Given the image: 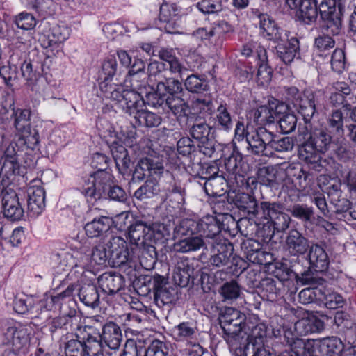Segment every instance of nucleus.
I'll use <instances>...</instances> for the list:
<instances>
[{
  "instance_id": "79ce46f5",
  "label": "nucleus",
  "mask_w": 356,
  "mask_h": 356,
  "mask_svg": "<svg viewBox=\"0 0 356 356\" xmlns=\"http://www.w3.org/2000/svg\"><path fill=\"white\" fill-rule=\"evenodd\" d=\"M219 294L223 302H232L239 298L241 287L236 280L225 282L219 289Z\"/></svg>"
},
{
  "instance_id": "ddd939ff",
  "label": "nucleus",
  "mask_w": 356,
  "mask_h": 356,
  "mask_svg": "<svg viewBox=\"0 0 356 356\" xmlns=\"http://www.w3.org/2000/svg\"><path fill=\"white\" fill-rule=\"evenodd\" d=\"M164 172L163 159L156 156L142 158L138 162L133 173V179L142 181L147 176L161 175Z\"/></svg>"
},
{
  "instance_id": "58836bf2",
  "label": "nucleus",
  "mask_w": 356,
  "mask_h": 356,
  "mask_svg": "<svg viewBox=\"0 0 356 356\" xmlns=\"http://www.w3.org/2000/svg\"><path fill=\"white\" fill-rule=\"evenodd\" d=\"M111 152L116 167L119 170H126L129 167L131 163L127 149L122 145L113 143L111 146Z\"/></svg>"
},
{
  "instance_id": "de8ad7c7",
  "label": "nucleus",
  "mask_w": 356,
  "mask_h": 356,
  "mask_svg": "<svg viewBox=\"0 0 356 356\" xmlns=\"http://www.w3.org/2000/svg\"><path fill=\"white\" fill-rule=\"evenodd\" d=\"M159 91L163 92L166 96L175 95L182 91L181 83L175 79L168 78L165 76L161 80H158Z\"/></svg>"
},
{
  "instance_id": "f257e3e1",
  "label": "nucleus",
  "mask_w": 356,
  "mask_h": 356,
  "mask_svg": "<svg viewBox=\"0 0 356 356\" xmlns=\"http://www.w3.org/2000/svg\"><path fill=\"white\" fill-rule=\"evenodd\" d=\"M170 231L169 225L161 222H154L149 226L137 222L129 227L130 243L142 251L141 266L145 269H152L155 263L156 249L154 243L163 242L170 236Z\"/></svg>"
},
{
  "instance_id": "680f3d73",
  "label": "nucleus",
  "mask_w": 356,
  "mask_h": 356,
  "mask_svg": "<svg viewBox=\"0 0 356 356\" xmlns=\"http://www.w3.org/2000/svg\"><path fill=\"white\" fill-rule=\"evenodd\" d=\"M145 65L141 60H135L131 69L129 71V74L125 79L127 86H130L133 88H138L140 86L138 84V73L144 70Z\"/></svg>"
},
{
  "instance_id": "473e14b6",
  "label": "nucleus",
  "mask_w": 356,
  "mask_h": 356,
  "mask_svg": "<svg viewBox=\"0 0 356 356\" xmlns=\"http://www.w3.org/2000/svg\"><path fill=\"white\" fill-rule=\"evenodd\" d=\"M112 220L106 216L94 218L86 224L84 229L86 235L90 238L99 237L106 232L111 227Z\"/></svg>"
},
{
  "instance_id": "cd10ccee",
  "label": "nucleus",
  "mask_w": 356,
  "mask_h": 356,
  "mask_svg": "<svg viewBox=\"0 0 356 356\" xmlns=\"http://www.w3.org/2000/svg\"><path fill=\"white\" fill-rule=\"evenodd\" d=\"M98 283L105 293L114 294L122 289L124 279L117 273H104L99 277Z\"/></svg>"
},
{
  "instance_id": "72a5a7b5",
  "label": "nucleus",
  "mask_w": 356,
  "mask_h": 356,
  "mask_svg": "<svg viewBox=\"0 0 356 356\" xmlns=\"http://www.w3.org/2000/svg\"><path fill=\"white\" fill-rule=\"evenodd\" d=\"M191 109L193 113L197 115L200 120L210 116L214 110L211 97L210 96H204L194 99L192 101Z\"/></svg>"
},
{
  "instance_id": "2f4dec72",
  "label": "nucleus",
  "mask_w": 356,
  "mask_h": 356,
  "mask_svg": "<svg viewBox=\"0 0 356 356\" xmlns=\"http://www.w3.org/2000/svg\"><path fill=\"white\" fill-rule=\"evenodd\" d=\"M198 232L204 234L205 237L212 239L213 242L220 232V225L216 218L212 216H206L197 222Z\"/></svg>"
},
{
  "instance_id": "5fc2aeb1",
  "label": "nucleus",
  "mask_w": 356,
  "mask_h": 356,
  "mask_svg": "<svg viewBox=\"0 0 356 356\" xmlns=\"http://www.w3.org/2000/svg\"><path fill=\"white\" fill-rule=\"evenodd\" d=\"M259 182L266 186H273L277 183V170L273 166H266L259 169Z\"/></svg>"
},
{
  "instance_id": "6ab92c4d",
  "label": "nucleus",
  "mask_w": 356,
  "mask_h": 356,
  "mask_svg": "<svg viewBox=\"0 0 356 356\" xmlns=\"http://www.w3.org/2000/svg\"><path fill=\"white\" fill-rule=\"evenodd\" d=\"M162 191L170 201L182 204L185 200L186 190L181 180L170 175L169 179L162 184Z\"/></svg>"
},
{
  "instance_id": "864d4df0",
  "label": "nucleus",
  "mask_w": 356,
  "mask_h": 356,
  "mask_svg": "<svg viewBox=\"0 0 356 356\" xmlns=\"http://www.w3.org/2000/svg\"><path fill=\"white\" fill-rule=\"evenodd\" d=\"M34 300L32 297L24 293L15 296L13 309L16 313L24 314L33 307Z\"/></svg>"
},
{
  "instance_id": "f03ea898",
  "label": "nucleus",
  "mask_w": 356,
  "mask_h": 356,
  "mask_svg": "<svg viewBox=\"0 0 356 356\" xmlns=\"http://www.w3.org/2000/svg\"><path fill=\"white\" fill-rule=\"evenodd\" d=\"M298 131L299 140H303L299 149L300 158L312 165L314 170H320L321 165L319 164V153H325L329 149L332 142L331 136L327 130L323 129H316L309 132L307 126L300 129Z\"/></svg>"
},
{
  "instance_id": "412c9836",
  "label": "nucleus",
  "mask_w": 356,
  "mask_h": 356,
  "mask_svg": "<svg viewBox=\"0 0 356 356\" xmlns=\"http://www.w3.org/2000/svg\"><path fill=\"white\" fill-rule=\"evenodd\" d=\"M286 249L291 255L304 254L309 248V241L298 230L289 232L286 239Z\"/></svg>"
},
{
  "instance_id": "20e7f679",
  "label": "nucleus",
  "mask_w": 356,
  "mask_h": 356,
  "mask_svg": "<svg viewBox=\"0 0 356 356\" xmlns=\"http://www.w3.org/2000/svg\"><path fill=\"white\" fill-rule=\"evenodd\" d=\"M219 320L224 338L233 348H241L250 340V336L244 330L246 316L239 310L227 307L221 313Z\"/></svg>"
},
{
  "instance_id": "49530a36",
  "label": "nucleus",
  "mask_w": 356,
  "mask_h": 356,
  "mask_svg": "<svg viewBox=\"0 0 356 356\" xmlns=\"http://www.w3.org/2000/svg\"><path fill=\"white\" fill-rule=\"evenodd\" d=\"M165 104L177 117H184L187 115L188 106L182 98L177 95L168 96Z\"/></svg>"
},
{
  "instance_id": "c756f323",
  "label": "nucleus",
  "mask_w": 356,
  "mask_h": 356,
  "mask_svg": "<svg viewBox=\"0 0 356 356\" xmlns=\"http://www.w3.org/2000/svg\"><path fill=\"white\" fill-rule=\"evenodd\" d=\"M207 172L211 174L204 183V189L207 194L213 196H220L224 193L223 185L224 179L218 176V168L216 165L209 166L207 168Z\"/></svg>"
},
{
  "instance_id": "f3484780",
  "label": "nucleus",
  "mask_w": 356,
  "mask_h": 356,
  "mask_svg": "<svg viewBox=\"0 0 356 356\" xmlns=\"http://www.w3.org/2000/svg\"><path fill=\"white\" fill-rule=\"evenodd\" d=\"M286 108L284 104L275 102L259 106L254 112V121L260 125L273 123Z\"/></svg>"
},
{
  "instance_id": "09e8293b",
  "label": "nucleus",
  "mask_w": 356,
  "mask_h": 356,
  "mask_svg": "<svg viewBox=\"0 0 356 356\" xmlns=\"http://www.w3.org/2000/svg\"><path fill=\"white\" fill-rule=\"evenodd\" d=\"M269 152L275 150L278 152H288L293 147V140L291 137L278 138L271 132L270 142L269 143Z\"/></svg>"
},
{
  "instance_id": "a19ab883",
  "label": "nucleus",
  "mask_w": 356,
  "mask_h": 356,
  "mask_svg": "<svg viewBox=\"0 0 356 356\" xmlns=\"http://www.w3.org/2000/svg\"><path fill=\"white\" fill-rule=\"evenodd\" d=\"M80 300L86 306L95 308L98 306L99 296L95 285L83 286L79 292Z\"/></svg>"
},
{
  "instance_id": "4d7b16f0",
  "label": "nucleus",
  "mask_w": 356,
  "mask_h": 356,
  "mask_svg": "<svg viewBox=\"0 0 356 356\" xmlns=\"http://www.w3.org/2000/svg\"><path fill=\"white\" fill-rule=\"evenodd\" d=\"M210 129L211 128L205 122H199L197 118L195 123L191 128L190 133L194 139L200 142H207L210 134Z\"/></svg>"
},
{
  "instance_id": "4be33fe9",
  "label": "nucleus",
  "mask_w": 356,
  "mask_h": 356,
  "mask_svg": "<svg viewBox=\"0 0 356 356\" xmlns=\"http://www.w3.org/2000/svg\"><path fill=\"white\" fill-rule=\"evenodd\" d=\"M39 143L38 131L31 127L16 131L15 145L18 150L34 149Z\"/></svg>"
},
{
  "instance_id": "aec40b11",
  "label": "nucleus",
  "mask_w": 356,
  "mask_h": 356,
  "mask_svg": "<svg viewBox=\"0 0 356 356\" xmlns=\"http://www.w3.org/2000/svg\"><path fill=\"white\" fill-rule=\"evenodd\" d=\"M308 250L310 268L317 272L325 271L328 268L330 260L325 249L316 243L312 244Z\"/></svg>"
},
{
  "instance_id": "c03bdc74",
  "label": "nucleus",
  "mask_w": 356,
  "mask_h": 356,
  "mask_svg": "<svg viewBox=\"0 0 356 356\" xmlns=\"http://www.w3.org/2000/svg\"><path fill=\"white\" fill-rule=\"evenodd\" d=\"M214 120L216 126L220 129L229 131L232 128L231 114L225 104H220L217 108Z\"/></svg>"
},
{
  "instance_id": "3c124183",
  "label": "nucleus",
  "mask_w": 356,
  "mask_h": 356,
  "mask_svg": "<svg viewBox=\"0 0 356 356\" xmlns=\"http://www.w3.org/2000/svg\"><path fill=\"white\" fill-rule=\"evenodd\" d=\"M31 112L29 109L17 108L14 110L12 118H13V125L16 131L25 129L31 126Z\"/></svg>"
},
{
  "instance_id": "0e129e2a",
  "label": "nucleus",
  "mask_w": 356,
  "mask_h": 356,
  "mask_svg": "<svg viewBox=\"0 0 356 356\" xmlns=\"http://www.w3.org/2000/svg\"><path fill=\"white\" fill-rule=\"evenodd\" d=\"M279 124L280 129L284 134H289L295 130L297 118L293 113H284L282 111V114L279 115Z\"/></svg>"
},
{
  "instance_id": "6e6552de",
  "label": "nucleus",
  "mask_w": 356,
  "mask_h": 356,
  "mask_svg": "<svg viewBox=\"0 0 356 356\" xmlns=\"http://www.w3.org/2000/svg\"><path fill=\"white\" fill-rule=\"evenodd\" d=\"M259 215L273 227L274 232H284L289 227L290 217L283 211V207L280 203L261 202Z\"/></svg>"
},
{
  "instance_id": "774afa93",
  "label": "nucleus",
  "mask_w": 356,
  "mask_h": 356,
  "mask_svg": "<svg viewBox=\"0 0 356 356\" xmlns=\"http://www.w3.org/2000/svg\"><path fill=\"white\" fill-rule=\"evenodd\" d=\"M168 348L160 340H154L145 351V356H167Z\"/></svg>"
},
{
  "instance_id": "e433bc0d",
  "label": "nucleus",
  "mask_w": 356,
  "mask_h": 356,
  "mask_svg": "<svg viewBox=\"0 0 356 356\" xmlns=\"http://www.w3.org/2000/svg\"><path fill=\"white\" fill-rule=\"evenodd\" d=\"M236 205L248 214L256 216L259 213V207L254 197L248 193H241L236 196Z\"/></svg>"
},
{
  "instance_id": "f8f14e48",
  "label": "nucleus",
  "mask_w": 356,
  "mask_h": 356,
  "mask_svg": "<svg viewBox=\"0 0 356 356\" xmlns=\"http://www.w3.org/2000/svg\"><path fill=\"white\" fill-rule=\"evenodd\" d=\"M271 138V131L261 127L251 133H246V143L248 149L256 155L268 156L269 143Z\"/></svg>"
},
{
  "instance_id": "bb28decb",
  "label": "nucleus",
  "mask_w": 356,
  "mask_h": 356,
  "mask_svg": "<svg viewBox=\"0 0 356 356\" xmlns=\"http://www.w3.org/2000/svg\"><path fill=\"white\" fill-rule=\"evenodd\" d=\"M324 328V322L314 316L302 318L296 322L294 325V330L299 335L321 332Z\"/></svg>"
},
{
  "instance_id": "6e6d98bb",
  "label": "nucleus",
  "mask_w": 356,
  "mask_h": 356,
  "mask_svg": "<svg viewBox=\"0 0 356 356\" xmlns=\"http://www.w3.org/2000/svg\"><path fill=\"white\" fill-rule=\"evenodd\" d=\"M222 28H225L226 31H228L230 25L225 21H221L218 23L217 26L216 27H210L209 29L207 28H199L196 31H195L193 33V35L197 39L200 40H209L213 36H214L217 30Z\"/></svg>"
},
{
  "instance_id": "a878e982",
  "label": "nucleus",
  "mask_w": 356,
  "mask_h": 356,
  "mask_svg": "<svg viewBox=\"0 0 356 356\" xmlns=\"http://www.w3.org/2000/svg\"><path fill=\"white\" fill-rule=\"evenodd\" d=\"M286 40H287V37L284 41L276 42L277 45L275 49L281 60L286 64H289L293 60L298 53L299 42L296 38H291L285 42Z\"/></svg>"
},
{
  "instance_id": "13d9d810",
  "label": "nucleus",
  "mask_w": 356,
  "mask_h": 356,
  "mask_svg": "<svg viewBox=\"0 0 356 356\" xmlns=\"http://www.w3.org/2000/svg\"><path fill=\"white\" fill-rule=\"evenodd\" d=\"M118 70V64L115 58L113 56L107 57L102 63L101 76L104 81L102 82H108L116 74Z\"/></svg>"
},
{
  "instance_id": "9b49d317",
  "label": "nucleus",
  "mask_w": 356,
  "mask_h": 356,
  "mask_svg": "<svg viewBox=\"0 0 356 356\" xmlns=\"http://www.w3.org/2000/svg\"><path fill=\"white\" fill-rule=\"evenodd\" d=\"M111 184V175L105 172H97L90 176L82 187V193L86 196L95 200L106 196V193Z\"/></svg>"
},
{
  "instance_id": "052dcab7",
  "label": "nucleus",
  "mask_w": 356,
  "mask_h": 356,
  "mask_svg": "<svg viewBox=\"0 0 356 356\" xmlns=\"http://www.w3.org/2000/svg\"><path fill=\"white\" fill-rule=\"evenodd\" d=\"M118 138L127 146L133 147L136 144V129L133 124L121 127Z\"/></svg>"
},
{
  "instance_id": "b1692460",
  "label": "nucleus",
  "mask_w": 356,
  "mask_h": 356,
  "mask_svg": "<svg viewBox=\"0 0 356 356\" xmlns=\"http://www.w3.org/2000/svg\"><path fill=\"white\" fill-rule=\"evenodd\" d=\"M36 181L35 184L39 183ZM45 207V192L44 188L37 184L31 186L28 190V209L33 215H38Z\"/></svg>"
},
{
  "instance_id": "423d86ee",
  "label": "nucleus",
  "mask_w": 356,
  "mask_h": 356,
  "mask_svg": "<svg viewBox=\"0 0 356 356\" xmlns=\"http://www.w3.org/2000/svg\"><path fill=\"white\" fill-rule=\"evenodd\" d=\"M284 89L288 102L302 115L305 123H308L316 111L317 100L314 92L311 90L300 92L295 86L286 87Z\"/></svg>"
},
{
  "instance_id": "c85d7f7f",
  "label": "nucleus",
  "mask_w": 356,
  "mask_h": 356,
  "mask_svg": "<svg viewBox=\"0 0 356 356\" xmlns=\"http://www.w3.org/2000/svg\"><path fill=\"white\" fill-rule=\"evenodd\" d=\"M70 29L64 25H55L43 37L42 43L45 47H50L64 42L70 36Z\"/></svg>"
},
{
  "instance_id": "5701e85b",
  "label": "nucleus",
  "mask_w": 356,
  "mask_h": 356,
  "mask_svg": "<svg viewBox=\"0 0 356 356\" xmlns=\"http://www.w3.org/2000/svg\"><path fill=\"white\" fill-rule=\"evenodd\" d=\"M99 340H102L111 350H117L121 343L122 334L120 327L113 322L105 324L102 328V333Z\"/></svg>"
},
{
  "instance_id": "603ef678",
  "label": "nucleus",
  "mask_w": 356,
  "mask_h": 356,
  "mask_svg": "<svg viewBox=\"0 0 356 356\" xmlns=\"http://www.w3.org/2000/svg\"><path fill=\"white\" fill-rule=\"evenodd\" d=\"M77 248V251L74 253V258L77 259L75 266H80L86 269L92 267L91 250L89 245L85 243Z\"/></svg>"
},
{
  "instance_id": "39448f33",
  "label": "nucleus",
  "mask_w": 356,
  "mask_h": 356,
  "mask_svg": "<svg viewBox=\"0 0 356 356\" xmlns=\"http://www.w3.org/2000/svg\"><path fill=\"white\" fill-rule=\"evenodd\" d=\"M99 88L105 98L115 101L120 108L134 118L145 106L143 97L135 90L136 88L125 90L122 86L106 82H101Z\"/></svg>"
},
{
  "instance_id": "37998d69",
  "label": "nucleus",
  "mask_w": 356,
  "mask_h": 356,
  "mask_svg": "<svg viewBox=\"0 0 356 356\" xmlns=\"http://www.w3.org/2000/svg\"><path fill=\"white\" fill-rule=\"evenodd\" d=\"M134 124L146 127H158L161 123V118L159 115L144 109L143 108L134 118Z\"/></svg>"
},
{
  "instance_id": "4c0bfd02",
  "label": "nucleus",
  "mask_w": 356,
  "mask_h": 356,
  "mask_svg": "<svg viewBox=\"0 0 356 356\" xmlns=\"http://www.w3.org/2000/svg\"><path fill=\"white\" fill-rule=\"evenodd\" d=\"M161 191L162 186L156 180L149 179L135 191L134 195L138 200H142L157 195Z\"/></svg>"
},
{
  "instance_id": "dca6fc26",
  "label": "nucleus",
  "mask_w": 356,
  "mask_h": 356,
  "mask_svg": "<svg viewBox=\"0 0 356 356\" xmlns=\"http://www.w3.org/2000/svg\"><path fill=\"white\" fill-rule=\"evenodd\" d=\"M291 351L296 356H323L324 350L322 339H307L306 341L301 339H296L290 343Z\"/></svg>"
},
{
  "instance_id": "e2e57ef3",
  "label": "nucleus",
  "mask_w": 356,
  "mask_h": 356,
  "mask_svg": "<svg viewBox=\"0 0 356 356\" xmlns=\"http://www.w3.org/2000/svg\"><path fill=\"white\" fill-rule=\"evenodd\" d=\"M187 90L191 92H201L207 89V83L204 79H201L197 75L192 74L188 76L184 83Z\"/></svg>"
},
{
  "instance_id": "2eb2a0df",
  "label": "nucleus",
  "mask_w": 356,
  "mask_h": 356,
  "mask_svg": "<svg viewBox=\"0 0 356 356\" xmlns=\"http://www.w3.org/2000/svg\"><path fill=\"white\" fill-rule=\"evenodd\" d=\"M254 17L258 19L262 35L269 40L274 42L284 41L286 34L280 29L275 21L266 13H261L259 10H252Z\"/></svg>"
},
{
  "instance_id": "0eeeda50",
  "label": "nucleus",
  "mask_w": 356,
  "mask_h": 356,
  "mask_svg": "<svg viewBox=\"0 0 356 356\" xmlns=\"http://www.w3.org/2000/svg\"><path fill=\"white\" fill-rule=\"evenodd\" d=\"M106 247L115 266H120L127 262L136 261H139L141 264L142 251L136 246L130 252L126 241L120 236H111Z\"/></svg>"
},
{
  "instance_id": "393cba45",
  "label": "nucleus",
  "mask_w": 356,
  "mask_h": 356,
  "mask_svg": "<svg viewBox=\"0 0 356 356\" xmlns=\"http://www.w3.org/2000/svg\"><path fill=\"white\" fill-rule=\"evenodd\" d=\"M291 8H298L296 13L298 17L306 24L314 23L318 16L317 4L314 0H302L293 5Z\"/></svg>"
},
{
  "instance_id": "ea45409f",
  "label": "nucleus",
  "mask_w": 356,
  "mask_h": 356,
  "mask_svg": "<svg viewBox=\"0 0 356 356\" xmlns=\"http://www.w3.org/2000/svg\"><path fill=\"white\" fill-rule=\"evenodd\" d=\"M258 57L262 63L259 65L257 73V81L261 86H266L271 81L273 70L267 63H264L266 60V50L260 47Z\"/></svg>"
},
{
  "instance_id": "a211bd4d",
  "label": "nucleus",
  "mask_w": 356,
  "mask_h": 356,
  "mask_svg": "<svg viewBox=\"0 0 356 356\" xmlns=\"http://www.w3.org/2000/svg\"><path fill=\"white\" fill-rule=\"evenodd\" d=\"M2 205L4 216L12 220H20L24 215V210L21 207L17 195L13 191H6L2 197Z\"/></svg>"
},
{
  "instance_id": "1a4fd4ad",
  "label": "nucleus",
  "mask_w": 356,
  "mask_h": 356,
  "mask_svg": "<svg viewBox=\"0 0 356 356\" xmlns=\"http://www.w3.org/2000/svg\"><path fill=\"white\" fill-rule=\"evenodd\" d=\"M3 343L11 346L15 350L25 352L29 344L28 329L17 327L13 321H6L2 323Z\"/></svg>"
},
{
  "instance_id": "4468645a",
  "label": "nucleus",
  "mask_w": 356,
  "mask_h": 356,
  "mask_svg": "<svg viewBox=\"0 0 356 356\" xmlns=\"http://www.w3.org/2000/svg\"><path fill=\"white\" fill-rule=\"evenodd\" d=\"M211 244L210 264L216 268L227 266L234 250L232 244L222 237L216 238L213 242H211Z\"/></svg>"
},
{
  "instance_id": "7c9ffc66",
  "label": "nucleus",
  "mask_w": 356,
  "mask_h": 356,
  "mask_svg": "<svg viewBox=\"0 0 356 356\" xmlns=\"http://www.w3.org/2000/svg\"><path fill=\"white\" fill-rule=\"evenodd\" d=\"M20 165L17 159L14 157H1L0 159V177L6 184L19 175Z\"/></svg>"
},
{
  "instance_id": "c9c22d12",
  "label": "nucleus",
  "mask_w": 356,
  "mask_h": 356,
  "mask_svg": "<svg viewBox=\"0 0 356 356\" xmlns=\"http://www.w3.org/2000/svg\"><path fill=\"white\" fill-rule=\"evenodd\" d=\"M205 244L202 237H187L175 243L173 250L177 252L187 253L199 250L200 248L204 247Z\"/></svg>"
},
{
  "instance_id": "bf43d9fd",
  "label": "nucleus",
  "mask_w": 356,
  "mask_h": 356,
  "mask_svg": "<svg viewBox=\"0 0 356 356\" xmlns=\"http://www.w3.org/2000/svg\"><path fill=\"white\" fill-rule=\"evenodd\" d=\"M321 293L323 295V301L327 308L335 309L343 306L345 300L339 293L330 290L321 291Z\"/></svg>"
},
{
  "instance_id": "7ed1b4c3",
  "label": "nucleus",
  "mask_w": 356,
  "mask_h": 356,
  "mask_svg": "<svg viewBox=\"0 0 356 356\" xmlns=\"http://www.w3.org/2000/svg\"><path fill=\"white\" fill-rule=\"evenodd\" d=\"M72 330L76 339L65 343L66 356H99L102 354L99 333L93 327L77 324Z\"/></svg>"
},
{
  "instance_id": "a18cd8bd",
  "label": "nucleus",
  "mask_w": 356,
  "mask_h": 356,
  "mask_svg": "<svg viewBox=\"0 0 356 356\" xmlns=\"http://www.w3.org/2000/svg\"><path fill=\"white\" fill-rule=\"evenodd\" d=\"M175 291L172 287L158 286L154 293V301L159 307L172 303L175 300Z\"/></svg>"
},
{
  "instance_id": "f704fd0d",
  "label": "nucleus",
  "mask_w": 356,
  "mask_h": 356,
  "mask_svg": "<svg viewBox=\"0 0 356 356\" xmlns=\"http://www.w3.org/2000/svg\"><path fill=\"white\" fill-rule=\"evenodd\" d=\"M197 332V327L188 321L180 323L172 329V336L177 341L192 340L196 337Z\"/></svg>"
},
{
  "instance_id": "9d476101",
  "label": "nucleus",
  "mask_w": 356,
  "mask_h": 356,
  "mask_svg": "<svg viewBox=\"0 0 356 356\" xmlns=\"http://www.w3.org/2000/svg\"><path fill=\"white\" fill-rule=\"evenodd\" d=\"M322 20V29L333 35L339 33L341 22L336 10L335 0H314Z\"/></svg>"
},
{
  "instance_id": "8fccbe9b",
  "label": "nucleus",
  "mask_w": 356,
  "mask_h": 356,
  "mask_svg": "<svg viewBox=\"0 0 356 356\" xmlns=\"http://www.w3.org/2000/svg\"><path fill=\"white\" fill-rule=\"evenodd\" d=\"M322 345L324 350V355L340 356L343 351V343L339 338L336 337L323 339Z\"/></svg>"
},
{
  "instance_id": "338daca9",
  "label": "nucleus",
  "mask_w": 356,
  "mask_h": 356,
  "mask_svg": "<svg viewBox=\"0 0 356 356\" xmlns=\"http://www.w3.org/2000/svg\"><path fill=\"white\" fill-rule=\"evenodd\" d=\"M108 257H110V255L105 245H97L91 251L92 266L95 265L105 264Z\"/></svg>"
},
{
  "instance_id": "69168bd1",
  "label": "nucleus",
  "mask_w": 356,
  "mask_h": 356,
  "mask_svg": "<svg viewBox=\"0 0 356 356\" xmlns=\"http://www.w3.org/2000/svg\"><path fill=\"white\" fill-rule=\"evenodd\" d=\"M14 22L19 29L31 30L36 26L37 21L32 14L22 12L15 17Z\"/></svg>"
}]
</instances>
